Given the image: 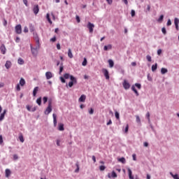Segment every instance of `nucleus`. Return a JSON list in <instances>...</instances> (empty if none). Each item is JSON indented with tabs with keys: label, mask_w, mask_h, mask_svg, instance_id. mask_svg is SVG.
<instances>
[{
	"label": "nucleus",
	"mask_w": 179,
	"mask_h": 179,
	"mask_svg": "<svg viewBox=\"0 0 179 179\" xmlns=\"http://www.w3.org/2000/svg\"><path fill=\"white\" fill-rule=\"evenodd\" d=\"M129 129V126L128 124L126 125V127L124 129V133L128 134V131Z\"/></svg>",
	"instance_id": "41"
},
{
	"label": "nucleus",
	"mask_w": 179,
	"mask_h": 179,
	"mask_svg": "<svg viewBox=\"0 0 179 179\" xmlns=\"http://www.w3.org/2000/svg\"><path fill=\"white\" fill-rule=\"evenodd\" d=\"M20 85L21 86H24V85H26V81L23 78H21L20 80Z\"/></svg>",
	"instance_id": "25"
},
{
	"label": "nucleus",
	"mask_w": 179,
	"mask_h": 179,
	"mask_svg": "<svg viewBox=\"0 0 179 179\" xmlns=\"http://www.w3.org/2000/svg\"><path fill=\"white\" fill-rule=\"evenodd\" d=\"M38 92V87H36L33 90V96L36 97L37 92Z\"/></svg>",
	"instance_id": "18"
},
{
	"label": "nucleus",
	"mask_w": 179,
	"mask_h": 179,
	"mask_svg": "<svg viewBox=\"0 0 179 179\" xmlns=\"http://www.w3.org/2000/svg\"><path fill=\"white\" fill-rule=\"evenodd\" d=\"M99 170H100L101 171H104L106 170V166H103V165L100 166H99Z\"/></svg>",
	"instance_id": "42"
},
{
	"label": "nucleus",
	"mask_w": 179,
	"mask_h": 179,
	"mask_svg": "<svg viewBox=\"0 0 179 179\" xmlns=\"http://www.w3.org/2000/svg\"><path fill=\"white\" fill-rule=\"evenodd\" d=\"M167 72H168V70H167V69H166V68H162V69H161V73H162V75H164L165 73H167Z\"/></svg>",
	"instance_id": "27"
},
{
	"label": "nucleus",
	"mask_w": 179,
	"mask_h": 179,
	"mask_svg": "<svg viewBox=\"0 0 179 179\" xmlns=\"http://www.w3.org/2000/svg\"><path fill=\"white\" fill-rule=\"evenodd\" d=\"M17 63L20 65H23V64H24V61L22 58H19L17 60Z\"/></svg>",
	"instance_id": "29"
},
{
	"label": "nucleus",
	"mask_w": 179,
	"mask_h": 179,
	"mask_svg": "<svg viewBox=\"0 0 179 179\" xmlns=\"http://www.w3.org/2000/svg\"><path fill=\"white\" fill-rule=\"evenodd\" d=\"M37 46L36 48H33L32 45H30L31 47V54L34 55V57H36L38 52V48H40V41L38 38L36 39Z\"/></svg>",
	"instance_id": "1"
},
{
	"label": "nucleus",
	"mask_w": 179,
	"mask_h": 179,
	"mask_svg": "<svg viewBox=\"0 0 179 179\" xmlns=\"http://www.w3.org/2000/svg\"><path fill=\"white\" fill-rule=\"evenodd\" d=\"M135 86L137 89L141 90V88L142 87V85L140 83H136Z\"/></svg>",
	"instance_id": "43"
},
{
	"label": "nucleus",
	"mask_w": 179,
	"mask_h": 179,
	"mask_svg": "<svg viewBox=\"0 0 179 179\" xmlns=\"http://www.w3.org/2000/svg\"><path fill=\"white\" fill-rule=\"evenodd\" d=\"M12 65V63L10 61H7L5 66L6 68V69H9V68H10V66Z\"/></svg>",
	"instance_id": "20"
},
{
	"label": "nucleus",
	"mask_w": 179,
	"mask_h": 179,
	"mask_svg": "<svg viewBox=\"0 0 179 179\" xmlns=\"http://www.w3.org/2000/svg\"><path fill=\"white\" fill-rule=\"evenodd\" d=\"M52 117H53L54 127H57V115H55V113H53Z\"/></svg>",
	"instance_id": "17"
},
{
	"label": "nucleus",
	"mask_w": 179,
	"mask_h": 179,
	"mask_svg": "<svg viewBox=\"0 0 179 179\" xmlns=\"http://www.w3.org/2000/svg\"><path fill=\"white\" fill-rule=\"evenodd\" d=\"M112 48H113V45H110V44H109V45H105V46L103 47L104 51H108L109 50H111Z\"/></svg>",
	"instance_id": "16"
},
{
	"label": "nucleus",
	"mask_w": 179,
	"mask_h": 179,
	"mask_svg": "<svg viewBox=\"0 0 179 179\" xmlns=\"http://www.w3.org/2000/svg\"><path fill=\"white\" fill-rule=\"evenodd\" d=\"M115 117L116 120H120V113L115 111Z\"/></svg>",
	"instance_id": "36"
},
{
	"label": "nucleus",
	"mask_w": 179,
	"mask_h": 179,
	"mask_svg": "<svg viewBox=\"0 0 179 179\" xmlns=\"http://www.w3.org/2000/svg\"><path fill=\"white\" fill-rule=\"evenodd\" d=\"M33 12L34 15H37L38 12H40V8L38 7V5H35L33 8Z\"/></svg>",
	"instance_id": "9"
},
{
	"label": "nucleus",
	"mask_w": 179,
	"mask_h": 179,
	"mask_svg": "<svg viewBox=\"0 0 179 179\" xmlns=\"http://www.w3.org/2000/svg\"><path fill=\"white\" fill-rule=\"evenodd\" d=\"M171 176H172L173 178L174 179H179L178 174H173V173H170Z\"/></svg>",
	"instance_id": "33"
},
{
	"label": "nucleus",
	"mask_w": 179,
	"mask_h": 179,
	"mask_svg": "<svg viewBox=\"0 0 179 179\" xmlns=\"http://www.w3.org/2000/svg\"><path fill=\"white\" fill-rule=\"evenodd\" d=\"M19 139H20V142H22V143H23V142H24V139L23 138V136H20Z\"/></svg>",
	"instance_id": "48"
},
{
	"label": "nucleus",
	"mask_w": 179,
	"mask_h": 179,
	"mask_svg": "<svg viewBox=\"0 0 179 179\" xmlns=\"http://www.w3.org/2000/svg\"><path fill=\"white\" fill-rule=\"evenodd\" d=\"M94 113V110L93 109V108H91L89 110V114L92 115Z\"/></svg>",
	"instance_id": "47"
},
{
	"label": "nucleus",
	"mask_w": 179,
	"mask_h": 179,
	"mask_svg": "<svg viewBox=\"0 0 179 179\" xmlns=\"http://www.w3.org/2000/svg\"><path fill=\"white\" fill-rule=\"evenodd\" d=\"M23 3L25 5V6H29V4L27 3V0H23Z\"/></svg>",
	"instance_id": "57"
},
{
	"label": "nucleus",
	"mask_w": 179,
	"mask_h": 179,
	"mask_svg": "<svg viewBox=\"0 0 179 179\" xmlns=\"http://www.w3.org/2000/svg\"><path fill=\"white\" fill-rule=\"evenodd\" d=\"M24 33H29V28H27V27H24Z\"/></svg>",
	"instance_id": "52"
},
{
	"label": "nucleus",
	"mask_w": 179,
	"mask_h": 179,
	"mask_svg": "<svg viewBox=\"0 0 179 179\" xmlns=\"http://www.w3.org/2000/svg\"><path fill=\"white\" fill-rule=\"evenodd\" d=\"M68 57L70 58H73V55L72 54V50H71V49H69L68 50Z\"/></svg>",
	"instance_id": "23"
},
{
	"label": "nucleus",
	"mask_w": 179,
	"mask_h": 179,
	"mask_svg": "<svg viewBox=\"0 0 179 179\" xmlns=\"http://www.w3.org/2000/svg\"><path fill=\"white\" fill-rule=\"evenodd\" d=\"M92 160L94 163H96V157L94 155L92 156Z\"/></svg>",
	"instance_id": "64"
},
{
	"label": "nucleus",
	"mask_w": 179,
	"mask_h": 179,
	"mask_svg": "<svg viewBox=\"0 0 179 179\" xmlns=\"http://www.w3.org/2000/svg\"><path fill=\"white\" fill-rule=\"evenodd\" d=\"M131 90L134 92L136 96H139V92H138V90H136V88H135V85L131 86Z\"/></svg>",
	"instance_id": "19"
},
{
	"label": "nucleus",
	"mask_w": 179,
	"mask_h": 179,
	"mask_svg": "<svg viewBox=\"0 0 179 179\" xmlns=\"http://www.w3.org/2000/svg\"><path fill=\"white\" fill-rule=\"evenodd\" d=\"M148 80H149L150 82H151V80H152V78L150 77V74H148Z\"/></svg>",
	"instance_id": "60"
},
{
	"label": "nucleus",
	"mask_w": 179,
	"mask_h": 179,
	"mask_svg": "<svg viewBox=\"0 0 179 179\" xmlns=\"http://www.w3.org/2000/svg\"><path fill=\"white\" fill-rule=\"evenodd\" d=\"M108 62L109 64L110 68H113V66H114V61H113V59H109L108 61Z\"/></svg>",
	"instance_id": "21"
},
{
	"label": "nucleus",
	"mask_w": 179,
	"mask_h": 179,
	"mask_svg": "<svg viewBox=\"0 0 179 179\" xmlns=\"http://www.w3.org/2000/svg\"><path fill=\"white\" fill-rule=\"evenodd\" d=\"M82 65L83 66H86V65H87V59H86V57L84 58V60L82 62Z\"/></svg>",
	"instance_id": "30"
},
{
	"label": "nucleus",
	"mask_w": 179,
	"mask_h": 179,
	"mask_svg": "<svg viewBox=\"0 0 179 179\" xmlns=\"http://www.w3.org/2000/svg\"><path fill=\"white\" fill-rule=\"evenodd\" d=\"M57 50H61V45L59 43L57 44Z\"/></svg>",
	"instance_id": "62"
},
{
	"label": "nucleus",
	"mask_w": 179,
	"mask_h": 179,
	"mask_svg": "<svg viewBox=\"0 0 179 179\" xmlns=\"http://www.w3.org/2000/svg\"><path fill=\"white\" fill-rule=\"evenodd\" d=\"M143 146H144L145 148H148V146H149V143L145 142V143H143Z\"/></svg>",
	"instance_id": "58"
},
{
	"label": "nucleus",
	"mask_w": 179,
	"mask_h": 179,
	"mask_svg": "<svg viewBox=\"0 0 179 179\" xmlns=\"http://www.w3.org/2000/svg\"><path fill=\"white\" fill-rule=\"evenodd\" d=\"M156 69H157V63H156L155 64H153L152 66V71L155 72L156 71Z\"/></svg>",
	"instance_id": "26"
},
{
	"label": "nucleus",
	"mask_w": 179,
	"mask_h": 179,
	"mask_svg": "<svg viewBox=\"0 0 179 179\" xmlns=\"http://www.w3.org/2000/svg\"><path fill=\"white\" fill-rule=\"evenodd\" d=\"M102 71H103V73L104 76L106 77V79L107 80H108V79H110V75L108 74V70L103 69Z\"/></svg>",
	"instance_id": "7"
},
{
	"label": "nucleus",
	"mask_w": 179,
	"mask_h": 179,
	"mask_svg": "<svg viewBox=\"0 0 179 179\" xmlns=\"http://www.w3.org/2000/svg\"><path fill=\"white\" fill-rule=\"evenodd\" d=\"M162 55V49H159L157 50V55Z\"/></svg>",
	"instance_id": "61"
},
{
	"label": "nucleus",
	"mask_w": 179,
	"mask_h": 179,
	"mask_svg": "<svg viewBox=\"0 0 179 179\" xmlns=\"http://www.w3.org/2000/svg\"><path fill=\"white\" fill-rule=\"evenodd\" d=\"M132 157H133V160L136 161V155L134 154L132 155Z\"/></svg>",
	"instance_id": "63"
},
{
	"label": "nucleus",
	"mask_w": 179,
	"mask_h": 179,
	"mask_svg": "<svg viewBox=\"0 0 179 179\" xmlns=\"http://www.w3.org/2000/svg\"><path fill=\"white\" fill-rule=\"evenodd\" d=\"M76 169L75 170V173H79V164L77 162L76 164Z\"/></svg>",
	"instance_id": "40"
},
{
	"label": "nucleus",
	"mask_w": 179,
	"mask_h": 179,
	"mask_svg": "<svg viewBox=\"0 0 179 179\" xmlns=\"http://www.w3.org/2000/svg\"><path fill=\"white\" fill-rule=\"evenodd\" d=\"M145 117H146V118H150V113H149V112H148L147 113H146V115H145Z\"/></svg>",
	"instance_id": "59"
},
{
	"label": "nucleus",
	"mask_w": 179,
	"mask_h": 179,
	"mask_svg": "<svg viewBox=\"0 0 179 179\" xmlns=\"http://www.w3.org/2000/svg\"><path fill=\"white\" fill-rule=\"evenodd\" d=\"M45 76H46V79L48 80H50V79L52 78V73H51L50 71H48L45 73Z\"/></svg>",
	"instance_id": "12"
},
{
	"label": "nucleus",
	"mask_w": 179,
	"mask_h": 179,
	"mask_svg": "<svg viewBox=\"0 0 179 179\" xmlns=\"http://www.w3.org/2000/svg\"><path fill=\"white\" fill-rule=\"evenodd\" d=\"M50 41H52V43H55V41H57V37L54 36L53 38H50Z\"/></svg>",
	"instance_id": "49"
},
{
	"label": "nucleus",
	"mask_w": 179,
	"mask_h": 179,
	"mask_svg": "<svg viewBox=\"0 0 179 179\" xmlns=\"http://www.w3.org/2000/svg\"><path fill=\"white\" fill-rule=\"evenodd\" d=\"M59 131H64V124L62 123H59V128H58Z\"/></svg>",
	"instance_id": "28"
},
{
	"label": "nucleus",
	"mask_w": 179,
	"mask_h": 179,
	"mask_svg": "<svg viewBox=\"0 0 179 179\" xmlns=\"http://www.w3.org/2000/svg\"><path fill=\"white\" fill-rule=\"evenodd\" d=\"M78 101L79 103H85V101H86V95L82 94L78 99Z\"/></svg>",
	"instance_id": "10"
},
{
	"label": "nucleus",
	"mask_w": 179,
	"mask_h": 179,
	"mask_svg": "<svg viewBox=\"0 0 179 179\" xmlns=\"http://www.w3.org/2000/svg\"><path fill=\"white\" fill-rule=\"evenodd\" d=\"M70 80L71 81L69 83V86L70 87H72V86H73V85H76V83H78L76 78H75L74 76H71Z\"/></svg>",
	"instance_id": "3"
},
{
	"label": "nucleus",
	"mask_w": 179,
	"mask_h": 179,
	"mask_svg": "<svg viewBox=\"0 0 179 179\" xmlns=\"http://www.w3.org/2000/svg\"><path fill=\"white\" fill-rule=\"evenodd\" d=\"M162 31L163 34H166L167 33V31H166V28L165 27H163L162 29Z\"/></svg>",
	"instance_id": "53"
},
{
	"label": "nucleus",
	"mask_w": 179,
	"mask_h": 179,
	"mask_svg": "<svg viewBox=\"0 0 179 179\" xmlns=\"http://www.w3.org/2000/svg\"><path fill=\"white\" fill-rule=\"evenodd\" d=\"M8 110H6V109H5L3 113L0 115V122L1 121H3V120L5 119V114H6Z\"/></svg>",
	"instance_id": "11"
},
{
	"label": "nucleus",
	"mask_w": 179,
	"mask_h": 179,
	"mask_svg": "<svg viewBox=\"0 0 179 179\" xmlns=\"http://www.w3.org/2000/svg\"><path fill=\"white\" fill-rule=\"evenodd\" d=\"M60 80H61L62 83H65V82H66L64 77H60Z\"/></svg>",
	"instance_id": "51"
},
{
	"label": "nucleus",
	"mask_w": 179,
	"mask_h": 179,
	"mask_svg": "<svg viewBox=\"0 0 179 179\" xmlns=\"http://www.w3.org/2000/svg\"><path fill=\"white\" fill-rule=\"evenodd\" d=\"M16 90H17V92H20V85L19 84L17 85Z\"/></svg>",
	"instance_id": "54"
},
{
	"label": "nucleus",
	"mask_w": 179,
	"mask_h": 179,
	"mask_svg": "<svg viewBox=\"0 0 179 179\" xmlns=\"http://www.w3.org/2000/svg\"><path fill=\"white\" fill-rule=\"evenodd\" d=\"M163 19H164V15H161L159 17V19L157 20V22L159 23H162L163 22Z\"/></svg>",
	"instance_id": "22"
},
{
	"label": "nucleus",
	"mask_w": 179,
	"mask_h": 179,
	"mask_svg": "<svg viewBox=\"0 0 179 179\" xmlns=\"http://www.w3.org/2000/svg\"><path fill=\"white\" fill-rule=\"evenodd\" d=\"M119 162H120V163H122L123 164H125V158L124 157L120 158Z\"/></svg>",
	"instance_id": "35"
},
{
	"label": "nucleus",
	"mask_w": 179,
	"mask_h": 179,
	"mask_svg": "<svg viewBox=\"0 0 179 179\" xmlns=\"http://www.w3.org/2000/svg\"><path fill=\"white\" fill-rule=\"evenodd\" d=\"M108 178H117V173L113 171L112 173H108Z\"/></svg>",
	"instance_id": "8"
},
{
	"label": "nucleus",
	"mask_w": 179,
	"mask_h": 179,
	"mask_svg": "<svg viewBox=\"0 0 179 179\" xmlns=\"http://www.w3.org/2000/svg\"><path fill=\"white\" fill-rule=\"evenodd\" d=\"M76 20L77 21V23H80V17H79V15H76Z\"/></svg>",
	"instance_id": "44"
},
{
	"label": "nucleus",
	"mask_w": 179,
	"mask_h": 179,
	"mask_svg": "<svg viewBox=\"0 0 179 179\" xmlns=\"http://www.w3.org/2000/svg\"><path fill=\"white\" fill-rule=\"evenodd\" d=\"M46 18H47L48 22H49L50 23V24H52V21L51 20V18H50V14L48 13L46 15Z\"/></svg>",
	"instance_id": "31"
},
{
	"label": "nucleus",
	"mask_w": 179,
	"mask_h": 179,
	"mask_svg": "<svg viewBox=\"0 0 179 179\" xmlns=\"http://www.w3.org/2000/svg\"><path fill=\"white\" fill-rule=\"evenodd\" d=\"M15 32L17 34H22V25L17 24L15 26Z\"/></svg>",
	"instance_id": "6"
},
{
	"label": "nucleus",
	"mask_w": 179,
	"mask_h": 179,
	"mask_svg": "<svg viewBox=\"0 0 179 179\" xmlns=\"http://www.w3.org/2000/svg\"><path fill=\"white\" fill-rule=\"evenodd\" d=\"M87 29L90 30V33H93V29H94V24L89 22L87 25Z\"/></svg>",
	"instance_id": "5"
},
{
	"label": "nucleus",
	"mask_w": 179,
	"mask_h": 179,
	"mask_svg": "<svg viewBox=\"0 0 179 179\" xmlns=\"http://www.w3.org/2000/svg\"><path fill=\"white\" fill-rule=\"evenodd\" d=\"M51 111H52V106L51 101H48V106L47 108L45 110V115H48V114H50V113H51Z\"/></svg>",
	"instance_id": "2"
},
{
	"label": "nucleus",
	"mask_w": 179,
	"mask_h": 179,
	"mask_svg": "<svg viewBox=\"0 0 179 179\" xmlns=\"http://www.w3.org/2000/svg\"><path fill=\"white\" fill-rule=\"evenodd\" d=\"M136 121L138 124H141V118L139 117L138 115L136 116Z\"/></svg>",
	"instance_id": "39"
},
{
	"label": "nucleus",
	"mask_w": 179,
	"mask_h": 179,
	"mask_svg": "<svg viewBox=\"0 0 179 179\" xmlns=\"http://www.w3.org/2000/svg\"><path fill=\"white\" fill-rule=\"evenodd\" d=\"M178 23H179V19L176 17L174 19V24H175V27H176V30H179Z\"/></svg>",
	"instance_id": "13"
},
{
	"label": "nucleus",
	"mask_w": 179,
	"mask_h": 179,
	"mask_svg": "<svg viewBox=\"0 0 179 179\" xmlns=\"http://www.w3.org/2000/svg\"><path fill=\"white\" fill-rule=\"evenodd\" d=\"M146 58L148 62H152V57H150V55H147Z\"/></svg>",
	"instance_id": "45"
},
{
	"label": "nucleus",
	"mask_w": 179,
	"mask_h": 179,
	"mask_svg": "<svg viewBox=\"0 0 179 179\" xmlns=\"http://www.w3.org/2000/svg\"><path fill=\"white\" fill-rule=\"evenodd\" d=\"M71 76H71L69 73H65L64 75V79H70L71 80Z\"/></svg>",
	"instance_id": "24"
},
{
	"label": "nucleus",
	"mask_w": 179,
	"mask_h": 179,
	"mask_svg": "<svg viewBox=\"0 0 179 179\" xmlns=\"http://www.w3.org/2000/svg\"><path fill=\"white\" fill-rule=\"evenodd\" d=\"M131 17H134V16H135V11L134 10H131Z\"/></svg>",
	"instance_id": "56"
},
{
	"label": "nucleus",
	"mask_w": 179,
	"mask_h": 179,
	"mask_svg": "<svg viewBox=\"0 0 179 179\" xmlns=\"http://www.w3.org/2000/svg\"><path fill=\"white\" fill-rule=\"evenodd\" d=\"M122 85H123L124 89H125V90H128V89H129V87H131V84H129V83H128V81H127V80H124Z\"/></svg>",
	"instance_id": "4"
},
{
	"label": "nucleus",
	"mask_w": 179,
	"mask_h": 179,
	"mask_svg": "<svg viewBox=\"0 0 179 179\" xmlns=\"http://www.w3.org/2000/svg\"><path fill=\"white\" fill-rule=\"evenodd\" d=\"M10 176V169H6V177H9Z\"/></svg>",
	"instance_id": "32"
},
{
	"label": "nucleus",
	"mask_w": 179,
	"mask_h": 179,
	"mask_svg": "<svg viewBox=\"0 0 179 179\" xmlns=\"http://www.w3.org/2000/svg\"><path fill=\"white\" fill-rule=\"evenodd\" d=\"M127 171H128V173H129V179H135V178H134V176H132V171L131 170V169L128 168V169H127Z\"/></svg>",
	"instance_id": "15"
},
{
	"label": "nucleus",
	"mask_w": 179,
	"mask_h": 179,
	"mask_svg": "<svg viewBox=\"0 0 179 179\" xmlns=\"http://www.w3.org/2000/svg\"><path fill=\"white\" fill-rule=\"evenodd\" d=\"M3 143V138H2V136H0V145H2Z\"/></svg>",
	"instance_id": "55"
},
{
	"label": "nucleus",
	"mask_w": 179,
	"mask_h": 179,
	"mask_svg": "<svg viewBox=\"0 0 179 179\" xmlns=\"http://www.w3.org/2000/svg\"><path fill=\"white\" fill-rule=\"evenodd\" d=\"M166 26H171V20H170V19L168 20Z\"/></svg>",
	"instance_id": "50"
},
{
	"label": "nucleus",
	"mask_w": 179,
	"mask_h": 179,
	"mask_svg": "<svg viewBox=\"0 0 179 179\" xmlns=\"http://www.w3.org/2000/svg\"><path fill=\"white\" fill-rule=\"evenodd\" d=\"M43 104H45V103H47L48 101V97L44 96L43 98Z\"/></svg>",
	"instance_id": "38"
},
{
	"label": "nucleus",
	"mask_w": 179,
	"mask_h": 179,
	"mask_svg": "<svg viewBox=\"0 0 179 179\" xmlns=\"http://www.w3.org/2000/svg\"><path fill=\"white\" fill-rule=\"evenodd\" d=\"M63 71H64V66H62V63L61 66L59 67V75H61V73H62Z\"/></svg>",
	"instance_id": "34"
},
{
	"label": "nucleus",
	"mask_w": 179,
	"mask_h": 179,
	"mask_svg": "<svg viewBox=\"0 0 179 179\" xmlns=\"http://www.w3.org/2000/svg\"><path fill=\"white\" fill-rule=\"evenodd\" d=\"M0 50L2 54L5 55L6 53V48H5V45H1Z\"/></svg>",
	"instance_id": "14"
},
{
	"label": "nucleus",
	"mask_w": 179,
	"mask_h": 179,
	"mask_svg": "<svg viewBox=\"0 0 179 179\" xmlns=\"http://www.w3.org/2000/svg\"><path fill=\"white\" fill-rule=\"evenodd\" d=\"M29 30L31 32H33L34 31V27L31 24L29 25Z\"/></svg>",
	"instance_id": "46"
},
{
	"label": "nucleus",
	"mask_w": 179,
	"mask_h": 179,
	"mask_svg": "<svg viewBox=\"0 0 179 179\" xmlns=\"http://www.w3.org/2000/svg\"><path fill=\"white\" fill-rule=\"evenodd\" d=\"M36 103L38 105L41 106V97H39L36 99Z\"/></svg>",
	"instance_id": "37"
}]
</instances>
